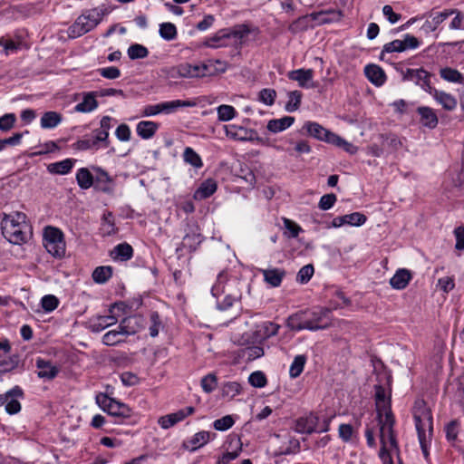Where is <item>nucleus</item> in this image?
<instances>
[{"mask_svg":"<svg viewBox=\"0 0 464 464\" xmlns=\"http://www.w3.org/2000/svg\"><path fill=\"white\" fill-rule=\"evenodd\" d=\"M0 226L4 237L14 245L25 243L32 235L31 226L23 212L4 213Z\"/></svg>","mask_w":464,"mask_h":464,"instance_id":"nucleus-1","label":"nucleus"},{"mask_svg":"<svg viewBox=\"0 0 464 464\" xmlns=\"http://www.w3.org/2000/svg\"><path fill=\"white\" fill-rule=\"evenodd\" d=\"M109 13L110 10L103 5L83 12L69 27V36L76 38L85 34L95 28Z\"/></svg>","mask_w":464,"mask_h":464,"instance_id":"nucleus-2","label":"nucleus"},{"mask_svg":"<svg viewBox=\"0 0 464 464\" xmlns=\"http://www.w3.org/2000/svg\"><path fill=\"white\" fill-rule=\"evenodd\" d=\"M413 418L420 444L424 448V442L430 437L433 430V419L430 409L423 400H417L413 407Z\"/></svg>","mask_w":464,"mask_h":464,"instance_id":"nucleus-3","label":"nucleus"},{"mask_svg":"<svg viewBox=\"0 0 464 464\" xmlns=\"http://www.w3.org/2000/svg\"><path fill=\"white\" fill-rule=\"evenodd\" d=\"M380 426V440L382 448L380 450V458L386 459L390 458L389 451L397 449V442L394 436L393 426L395 423L392 412L377 415Z\"/></svg>","mask_w":464,"mask_h":464,"instance_id":"nucleus-4","label":"nucleus"},{"mask_svg":"<svg viewBox=\"0 0 464 464\" xmlns=\"http://www.w3.org/2000/svg\"><path fill=\"white\" fill-rule=\"evenodd\" d=\"M44 245L48 253L55 257H62L65 254L63 234L57 227L48 226L44 228Z\"/></svg>","mask_w":464,"mask_h":464,"instance_id":"nucleus-5","label":"nucleus"},{"mask_svg":"<svg viewBox=\"0 0 464 464\" xmlns=\"http://www.w3.org/2000/svg\"><path fill=\"white\" fill-rule=\"evenodd\" d=\"M332 417L324 419L320 423L319 418L314 413L296 420L295 430L298 433L311 434L313 432H325L329 430Z\"/></svg>","mask_w":464,"mask_h":464,"instance_id":"nucleus-6","label":"nucleus"},{"mask_svg":"<svg viewBox=\"0 0 464 464\" xmlns=\"http://www.w3.org/2000/svg\"><path fill=\"white\" fill-rule=\"evenodd\" d=\"M95 401L103 411L111 416L122 419H127L131 416V410L126 404L109 397L105 393L97 394Z\"/></svg>","mask_w":464,"mask_h":464,"instance_id":"nucleus-7","label":"nucleus"},{"mask_svg":"<svg viewBox=\"0 0 464 464\" xmlns=\"http://www.w3.org/2000/svg\"><path fill=\"white\" fill-rule=\"evenodd\" d=\"M328 310H318L317 312H314V319L304 320L299 322L298 317L296 315H292L287 320V325L290 329L300 331L304 329L316 331L319 329H324L327 326V323H324V318L327 315Z\"/></svg>","mask_w":464,"mask_h":464,"instance_id":"nucleus-8","label":"nucleus"},{"mask_svg":"<svg viewBox=\"0 0 464 464\" xmlns=\"http://www.w3.org/2000/svg\"><path fill=\"white\" fill-rule=\"evenodd\" d=\"M23 395V390L19 386H14L5 394H0V406L5 405L9 414H16L21 411V404L17 398H22Z\"/></svg>","mask_w":464,"mask_h":464,"instance_id":"nucleus-9","label":"nucleus"},{"mask_svg":"<svg viewBox=\"0 0 464 464\" xmlns=\"http://www.w3.org/2000/svg\"><path fill=\"white\" fill-rule=\"evenodd\" d=\"M430 74L423 68L418 69H406L402 72L403 81L414 82L416 84L420 85L425 91L431 89L430 82Z\"/></svg>","mask_w":464,"mask_h":464,"instance_id":"nucleus-10","label":"nucleus"},{"mask_svg":"<svg viewBox=\"0 0 464 464\" xmlns=\"http://www.w3.org/2000/svg\"><path fill=\"white\" fill-rule=\"evenodd\" d=\"M195 408L192 406L180 409L176 412L162 416L159 419V424L162 429H169L176 423L182 421L188 416L193 414Z\"/></svg>","mask_w":464,"mask_h":464,"instance_id":"nucleus-11","label":"nucleus"},{"mask_svg":"<svg viewBox=\"0 0 464 464\" xmlns=\"http://www.w3.org/2000/svg\"><path fill=\"white\" fill-rule=\"evenodd\" d=\"M227 39L233 38L235 40V44H242L245 43L249 34H254L256 35L258 34L257 28L249 27L246 24H237L232 28H227Z\"/></svg>","mask_w":464,"mask_h":464,"instance_id":"nucleus-12","label":"nucleus"},{"mask_svg":"<svg viewBox=\"0 0 464 464\" xmlns=\"http://www.w3.org/2000/svg\"><path fill=\"white\" fill-rule=\"evenodd\" d=\"M226 135L236 140H253L256 132L253 130H248L241 126L227 125L225 126Z\"/></svg>","mask_w":464,"mask_h":464,"instance_id":"nucleus-13","label":"nucleus"},{"mask_svg":"<svg viewBox=\"0 0 464 464\" xmlns=\"http://www.w3.org/2000/svg\"><path fill=\"white\" fill-rule=\"evenodd\" d=\"M310 17L316 21L318 24H324L340 21L343 13L339 9H326L312 13Z\"/></svg>","mask_w":464,"mask_h":464,"instance_id":"nucleus-14","label":"nucleus"},{"mask_svg":"<svg viewBox=\"0 0 464 464\" xmlns=\"http://www.w3.org/2000/svg\"><path fill=\"white\" fill-rule=\"evenodd\" d=\"M304 129L314 138L328 142L331 144L332 135H335V133L330 131L329 130L324 128L317 122L307 121L304 125Z\"/></svg>","mask_w":464,"mask_h":464,"instance_id":"nucleus-15","label":"nucleus"},{"mask_svg":"<svg viewBox=\"0 0 464 464\" xmlns=\"http://www.w3.org/2000/svg\"><path fill=\"white\" fill-rule=\"evenodd\" d=\"M290 80L296 81L300 87L310 88L314 84H310L314 77V71L312 69H298L290 71L287 73Z\"/></svg>","mask_w":464,"mask_h":464,"instance_id":"nucleus-16","label":"nucleus"},{"mask_svg":"<svg viewBox=\"0 0 464 464\" xmlns=\"http://www.w3.org/2000/svg\"><path fill=\"white\" fill-rule=\"evenodd\" d=\"M36 367L38 369V377L41 379L53 380L59 372V369L56 366L42 358L36 360Z\"/></svg>","mask_w":464,"mask_h":464,"instance_id":"nucleus-17","label":"nucleus"},{"mask_svg":"<svg viewBox=\"0 0 464 464\" xmlns=\"http://www.w3.org/2000/svg\"><path fill=\"white\" fill-rule=\"evenodd\" d=\"M367 79L376 86H382L386 81L384 71L376 64H368L364 68Z\"/></svg>","mask_w":464,"mask_h":464,"instance_id":"nucleus-18","label":"nucleus"},{"mask_svg":"<svg viewBox=\"0 0 464 464\" xmlns=\"http://www.w3.org/2000/svg\"><path fill=\"white\" fill-rule=\"evenodd\" d=\"M278 330V324L269 321L264 322L256 325V329L255 331V338L256 341L266 340L267 338L276 335Z\"/></svg>","mask_w":464,"mask_h":464,"instance_id":"nucleus-19","label":"nucleus"},{"mask_svg":"<svg viewBox=\"0 0 464 464\" xmlns=\"http://www.w3.org/2000/svg\"><path fill=\"white\" fill-rule=\"evenodd\" d=\"M429 92L445 110L452 111L457 106V100L450 94L436 89H430Z\"/></svg>","mask_w":464,"mask_h":464,"instance_id":"nucleus-20","label":"nucleus"},{"mask_svg":"<svg viewBox=\"0 0 464 464\" xmlns=\"http://www.w3.org/2000/svg\"><path fill=\"white\" fill-rule=\"evenodd\" d=\"M375 404L377 415L392 412L390 400L386 396L385 389L381 385L375 386Z\"/></svg>","mask_w":464,"mask_h":464,"instance_id":"nucleus-21","label":"nucleus"},{"mask_svg":"<svg viewBox=\"0 0 464 464\" xmlns=\"http://www.w3.org/2000/svg\"><path fill=\"white\" fill-rule=\"evenodd\" d=\"M266 283L273 287H277L281 285L283 278L285 276V272L280 268H267L259 270Z\"/></svg>","mask_w":464,"mask_h":464,"instance_id":"nucleus-22","label":"nucleus"},{"mask_svg":"<svg viewBox=\"0 0 464 464\" xmlns=\"http://www.w3.org/2000/svg\"><path fill=\"white\" fill-rule=\"evenodd\" d=\"M418 112L420 116V122L429 129H434L438 125L439 120L435 111L426 106L419 107Z\"/></svg>","mask_w":464,"mask_h":464,"instance_id":"nucleus-23","label":"nucleus"},{"mask_svg":"<svg viewBox=\"0 0 464 464\" xmlns=\"http://www.w3.org/2000/svg\"><path fill=\"white\" fill-rule=\"evenodd\" d=\"M98 107V102L96 100V92H91L83 94V99L79 102L74 110L77 112H91Z\"/></svg>","mask_w":464,"mask_h":464,"instance_id":"nucleus-24","label":"nucleus"},{"mask_svg":"<svg viewBox=\"0 0 464 464\" xmlns=\"http://www.w3.org/2000/svg\"><path fill=\"white\" fill-rule=\"evenodd\" d=\"M411 279V275L407 269H399L390 279V285L392 288L401 290L404 289Z\"/></svg>","mask_w":464,"mask_h":464,"instance_id":"nucleus-25","label":"nucleus"},{"mask_svg":"<svg viewBox=\"0 0 464 464\" xmlns=\"http://www.w3.org/2000/svg\"><path fill=\"white\" fill-rule=\"evenodd\" d=\"M197 102L193 100L181 101V100H174L169 102H160L161 111L165 114H169L177 111L180 107H195L197 106Z\"/></svg>","mask_w":464,"mask_h":464,"instance_id":"nucleus-26","label":"nucleus"},{"mask_svg":"<svg viewBox=\"0 0 464 464\" xmlns=\"http://www.w3.org/2000/svg\"><path fill=\"white\" fill-rule=\"evenodd\" d=\"M158 128L159 124L154 121H142L137 124L136 131L140 138L149 140L154 136Z\"/></svg>","mask_w":464,"mask_h":464,"instance_id":"nucleus-27","label":"nucleus"},{"mask_svg":"<svg viewBox=\"0 0 464 464\" xmlns=\"http://www.w3.org/2000/svg\"><path fill=\"white\" fill-rule=\"evenodd\" d=\"M295 122L292 116H285L281 119H273L267 122V130L273 133L283 131L289 128Z\"/></svg>","mask_w":464,"mask_h":464,"instance_id":"nucleus-28","label":"nucleus"},{"mask_svg":"<svg viewBox=\"0 0 464 464\" xmlns=\"http://www.w3.org/2000/svg\"><path fill=\"white\" fill-rule=\"evenodd\" d=\"M117 322L118 319L114 315H100L91 321L90 328L93 332H101Z\"/></svg>","mask_w":464,"mask_h":464,"instance_id":"nucleus-29","label":"nucleus"},{"mask_svg":"<svg viewBox=\"0 0 464 464\" xmlns=\"http://www.w3.org/2000/svg\"><path fill=\"white\" fill-rule=\"evenodd\" d=\"M75 162V160L66 159L58 162L51 163L48 165L47 169L50 173L65 175L68 174Z\"/></svg>","mask_w":464,"mask_h":464,"instance_id":"nucleus-30","label":"nucleus"},{"mask_svg":"<svg viewBox=\"0 0 464 464\" xmlns=\"http://www.w3.org/2000/svg\"><path fill=\"white\" fill-rule=\"evenodd\" d=\"M139 318L136 316L127 317L121 321L118 329L119 333H121V335H131L138 332Z\"/></svg>","mask_w":464,"mask_h":464,"instance_id":"nucleus-31","label":"nucleus"},{"mask_svg":"<svg viewBox=\"0 0 464 464\" xmlns=\"http://www.w3.org/2000/svg\"><path fill=\"white\" fill-rule=\"evenodd\" d=\"M133 256L132 246L127 243H121L117 245L111 251V256L113 259H119L121 261H127Z\"/></svg>","mask_w":464,"mask_h":464,"instance_id":"nucleus-32","label":"nucleus"},{"mask_svg":"<svg viewBox=\"0 0 464 464\" xmlns=\"http://www.w3.org/2000/svg\"><path fill=\"white\" fill-rule=\"evenodd\" d=\"M217 190V183L214 179H208L201 183L195 193V198H207L213 195Z\"/></svg>","mask_w":464,"mask_h":464,"instance_id":"nucleus-33","label":"nucleus"},{"mask_svg":"<svg viewBox=\"0 0 464 464\" xmlns=\"http://www.w3.org/2000/svg\"><path fill=\"white\" fill-rule=\"evenodd\" d=\"M76 180L79 187L82 189H88L93 185V176L87 168H81L77 170Z\"/></svg>","mask_w":464,"mask_h":464,"instance_id":"nucleus-34","label":"nucleus"},{"mask_svg":"<svg viewBox=\"0 0 464 464\" xmlns=\"http://www.w3.org/2000/svg\"><path fill=\"white\" fill-rule=\"evenodd\" d=\"M19 360L17 355H9L8 353L0 355V373H5L13 371L18 366Z\"/></svg>","mask_w":464,"mask_h":464,"instance_id":"nucleus-35","label":"nucleus"},{"mask_svg":"<svg viewBox=\"0 0 464 464\" xmlns=\"http://www.w3.org/2000/svg\"><path fill=\"white\" fill-rule=\"evenodd\" d=\"M62 121V116L56 111L44 112L41 118V127L43 129H53Z\"/></svg>","mask_w":464,"mask_h":464,"instance_id":"nucleus-36","label":"nucleus"},{"mask_svg":"<svg viewBox=\"0 0 464 464\" xmlns=\"http://www.w3.org/2000/svg\"><path fill=\"white\" fill-rule=\"evenodd\" d=\"M100 230L101 234L104 237L111 236L116 232L114 218L111 212H106L103 214Z\"/></svg>","mask_w":464,"mask_h":464,"instance_id":"nucleus-37","label":"nucleus"},{"mask_svg":"<svg viewBox=\"0 0 464 464\" xmlns=\"http://www.w3.org/2000/svg\"><path fill=\"white\" fill-rule=\"evenodd\" d=\"M306 362V356L304 354L296 355L290 365L289 374L291 378H297L302 372Z\"/></svg>","mask_w":464,"mask_h":464,"instance_id":"nucleus-38","label":"nucleus"},{"mask_svg":"<svg viewBox=\"0 0 464 464\" xmlns=\"http://www.w3.org/2000/svg\"><path fill=\"white\" fill-rule=\"evenodd\" d=\"M183 160L186 163L191 165L196 169L203 166L200 156L190 147H187L183 152Z\"/></svg>","mask_w":464,"mask_h":464,"instance_id":"nucleus-39","label":"nucleus"},{"mask_svg":"<svg viewBox=\"0 0 464 464\" xmlns=\"http://www.w3.org/2000/svg\"><path fill=\"white\" fill-rule=\"evenodd\" d=\"M227 30L222 29L218 31L214 36L209 37L206 40L205 45L210 48H218L221 46H225L227 44L226 40L227 39Z\"/></svg>","mask_w":464,"mask_h":464,"instance_id":"nucleus-40","label":"nucleus"},{"mask_svg":"<svg viewBox=\"0 0 464 464\" xmlns=\"http://www.w3.org/2000/svg\"><path fill=\"white\" fill-rule=\"evenodd\" d=\"M210 440V433L208 431L197 432L188 443L190 444V450H196L197 449L207 444Z\"/></svg>","mask_w":464,"mask_h":464,"instance_id":"nucleus-41","label":"nucleus"},{"mask_svg":"<svg viewBox=\"0 0 464 464\" xmlns=\"http://www.w3.org/2000/svg\"><path fill=\"white\" fill-rule=\"evenodd\" d=\"M112 275V269L111 266H98L92 273V279L95 283L104 284L106 283Z\"/></svg>","mask_w":464,"mask_h":464,"instance_id":"nucleus-42","label":"nucleus"},{"mask_svg":"<svg viewBox=\"0 0 464 464\" xmlns=\"http://www.w3.org/2000/svg\"><path fill=\"white\" fill-rule=\"evenodd\" d=\"M159 34L166 41H172L178 35L176 25L172 23H162L160 24Z\"/></svg>","mask_w":464,"mask_h":464,"instance_id":"nucleus-43","label":"nucleus"},{"mask_svg":"<svg viewBox=\"0 0 464 464\" xmlns=\"http://www.w3.org/2000/svg\"><path fill=\"white\" fill-rule=\"evenodd\" d=\"M440 75L443 80L450 82L461 83L463 82L462 74L458 70L450 67L441 69Z\"/></svg>","mask_w":464,"mask_h":464,"instance_id":"nucleus-44","label":"nucleus"},{"mask_svg":"<svg viewBox=\"0 0 464 464\" xmlns=\"http://www.w3.org/2000/svg\"><path fill=\"white\" fill-rule=\"evenodd\" d=\"M218 118L220 121H228L237 115L235 108L231 105H220L217 108Z\"/></svg>","mask_w":464,"mask_h":464,"instance_id":"nucleus-45","label":"nucleus"},{"mask_svg":"<svg viewBox=\"0 0 464 464\" xmlns=\"http://www.w3.org/2000/svg\"><path fill=\"white\" fill-rule=\"evenodd\" d=\"M302 99V92L299 91H293L288 93V102L285 104V111L289 112L298 110Z\"/></svg>","mask_w":464,"mask_h":464,"instance_id":"nucleus-46","label":"nucleus"},{"mask_svg":"<svg viewBox=\"0 0 464 464\" xmlns=\"http://www.w3.org/2000/svg\"><path fill=\"white\" fill-rule=\"evenodd\" d=\"M331 137H332L331 144H333L336 147L342 148L343 150H345L346 152H348L350 154H354L357 152V148L353 144L345 140L339 135L335 134V135H332Z\"/></svg>","mask_w":464,"mask_h":464,"instance_id":"nucleus-47","label":"nucleus"},{"mask_svg":"<svg viewBox=\"0 0 464 464\" xmlns=\"http://www.w3.org/2000/svg\"><path fill=\"white\" fill-rule=\"evenodd\" d=\"M241 392V385L237 382H227L223 384L221 392L223 397L234 398Z\"/></svg>","mask_w":464,"mask_h":464,"instance_id":"nucleus-48","label":"nucleus"},{"mask_svg":"<svg viewBox=\"0 0 464 464\" xmlns=\"http://www.w3.org/2000/svg\"><path fill=\"white\" fill-rule=\"evenodd\" d=\"M128 55L131 60L142 59L149 55V50L141 44H134L129 47Z\"/></svg>","mask_w":464,"mask_h":464,"instance_id":"nucleus-49","label":"nucleus"},{"mask_svg":"<svg viewBox=\"0 0 464 464\" xmlns=\"http://www.w3.org/2000/svg\"><path fill=\"white\" fill-rule=\"evenodd\" d=\"M345 225L360 227L363 225L367 218L365 215L360 212H353L343 216Z\"/></svg>","mask_w":464,"mask_h":464,"instance_id":"nucleus-50","label":"nucleus"},{"mask_svg":"<svg viewBox=\"0 0 464 464\" xmlns=\"http://www.w3.org/2000/svg\"><path fill=\"white\" fill-rule=\"evenodd\" d=\"M218 385V379L214 373H208L201 379V387L207 393L212 392Z\"/></svg>","mask_w":464,"mask_h":464,"instance_id":"nucleus-51","label":"nucleus"},{"mask_svg":"<svg viewBox=\"0 0 464 464\" xmlns=\"http://www.w3.org/2000/svg\"><path fill=\"white\" fill-rule=\"evenodd\" d=\"M235 423V420L231 415H226L220 419L216 420L213 422V427L215 430L219 431H225L230 429Z\"/></svg>","mask_w":464,"mask_h":464,"instance_id":"nucleus-52","label":"nucleus"},{"mask_svg":"<svg viewBox=\"0 0 464 464\" xmlns=\"http://www.w3.org/2000/svg\"><path fill=\"white\" fill-rule=\"evenodd\" d=\"M394 52H396V53L405 52V47L402 45V43L399 39H396L390 43L385 44L382 47V51L381 53V57L382 58V56L386 53H394Z\"/></svg>","mask_w":464,"mask_h":464,"instance_id":"nucleus-53","label":"nucleus"},{"mask_svg":"<svg viewBox=\"0 0 464 464\" xmlns=\"http://www.w3.org/2000/svg\"><path fill=\"white\" fill-rule=\"evenodd\" d=\"M41 304L45 312H53L59 304V300L55 295H46L41 300Z\"/></svg>","mask_w":464,"mask_h":464,"instance_id":"nucleus-54","label":"nucleus"},{"mask_svg":"<svg viewBox=\"0 0 464 464\" xmlns=\"http://www.w3.org/2000/svg\"><path fill=\"white\" fill-rule=\"evenodd\" d=\"M249 383L256 388H263L266 384V375L259 371L252 372L248 377Z\"/></svg>","mask_w":464,"mask_h":464,"instance_id":"nucleus-55","label":"nucleus"},{"mask_svg":"<svg viewBox=\"0 0 464 464\" xmlns=\"http://www.w3.org/2000/svg\"><path fill=\"white\" fill-rule=\"evenodd\" d=\"M150 326L149 328L150 335L151 337H156V336H158V334L160 333V329L161 327V321H160V314H158V312H152L150 314Z\"/></svg>","mask_w":464,"mask_h":464,"instance_id":"nucleus-56","label":"nucleus"},{"mask_svg":"<svg viewBox=\"0 0 464 464\" xmlns=\"http://www.w3.org/2000/svg\"><path fill=\"white\" fill-rule=\"evenodd\" d=\"M276 92L274 89L266 88L260 91L259 100L266 105L271 106L275 102Z\"/></svg>","mask_w":464,"mask_h":464,"instance_id":"nucleus-57","label":"nucleus"},{"mask_svg":"<svg viewBox=\"0 0 464 464\" xmlns=\"http://www.w3.org/2000/svg\"><path fill=\"white\" fill-rule=\"evenodd\" d=\"M455 12H456V9H446L441 12H437V13L432 14H431L432 23L434 24L435 27H437L441 23H443L450 15L454 14Z\"/></svg>","mask_w":464,"mask_h":464,"instance_id":"nucleus-58","label":"nucleus"},{"mask_svg":"<svg viewBox=\"0 0 464 464\" xmlns=\"http://www.w3.org/2000/svg\"><path fill=\"white\" fill-rule=\"evenodd\" d=\"M190 64L183 63L179 64L177 67L172 68L171 76H179L182 78H191V71Z\"/></svg>","mask_w":464,"mask_h":464,"instance_id":"nucleus-59","label":"nucleus"},{"mask_svg":"<svg viewBox=\"0 0 464 464\" xmlns=\"http://www.w3.org/2000/svg\"><path fill=\"white\" fill-rule=\"evenodd\" d=\"M314 266L312 265L304 266L297 274V281L302 284L307 283L314 275Z\"/></svg>","mask_w":464,"mask_h":464,"instance_id":"nucleus-60","label":"nucleus"},{"mask_svg":"<svg viewBox=\"0 0 464 464\" xmlns=\"http://www.w3.org/2000/svg\"><path fill=\"white\" fill-rule=\"evenodd\" d=\"M336 200L337 198L334 194H325L321 197L318 207L322 210H328L334 205Z\"/></svg>","mask_w":464,"mask_h":464,"instance_id":"nucleus-61","label":"nucleus"},{"mask_svg":"<svg viewBox=\"0 0 464 464\" xmlns=\"http://www.w3.org/2000/svg\"><path fill=\"white\" fill-rule=\"evenodd\" d=\"M120 335L121 333H119V329L109 331L102 336V343L109 346L115 345L121 341Z\"/></svg>","mask_w":464,"mask_h":464,"instance_id":"nucleus-62","label":"nucleus"},{"mask_svg":"<svg viewBox=\"0 0 464 464\" xmlns=\"http://www.w3.org/2000/svg\"><path fill=\"white\" fill-rule=\"evenodd\" d=\"M15 122V115L14 113H7L0 117V130L7 131L14 127Z\"/></svg>","mask_w":464,"mask_h":464,"instance_id":"nucleus-63","label":"nucleus"},{"mask_svg":"<svg viewBox=\"0 0 464 464\" xmlns=\"http://www.w3.org/2000/svg\"><path fill=\"white\" fill-rule=\"evenodd\" d=\"M453 233L456 238L455 249L458 251L464 250V226L457 227Z\"/></svg>","mask_w":464,"mask_h":464,"instance_id":"nucleus-64","label":"nucleus"}]
</instances>
